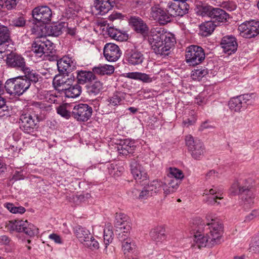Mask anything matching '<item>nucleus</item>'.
Instances as JSON below:
<instances>
[{"mask_svg": "<svg viewBox=\"0 0 259 259\" xmlns=\"http://www.w3.org/2000/svg\"><path fill=\"white\" fill-rule=\"evenodd\" d=\"M206 218L208 221L211 219V222H208L205 225L200 218L195 220V224L197 226L194 229L196 232L194 235V242L199 248L206 246L211 247L221 242L222 225L210 218L209 215H207Z\"/></svg>", "mask_w": 259, "mask_h": 259, "instance_id": "obj_1", "label": "nucleus"}, {"mask_svg": "<svg viewBox=\"0 0 259 259\" xmlns=\"http://www.w3.org/2000/svg\"><path fill=\"white\" fill-rule=\"evenodd\" d=\"M161 28H152L148 36V41L153 52L160 56H167L174 46L176 39L171 34L163 33Z\"/></svg>", "mask_w": 259, "mask_h": 259, "instance_id": "obj_2", "label": "nucleus"}, {"mask_svg": "<svg viewBox=\"0 0 259 259\" xmlns=\"http://www.w3.org/2000/svg\"><path fill=\"white\" fill-rule=\"evenodd\" d=\"M252 180L250 178L235 182L229 189L230 194L240 195L244 202L249 205L253 204L254 196L252 190Z\"/></svg>", "mask_w": 259, "mask_h": 259, "instance_id": "obj_3", "label": "nucleus"}, {"mask_svg": "<svg viewBox=\"0 0 259 259\" xmlns=\"http://www.w3.org/2000/svg\"><path fill=\"white\" fill-rule=\"evenodd\" d=\"M39 121L38 115L34 113L24 112L20 116V128L26 134H32L37 131Z\"/></svg>", "mask_w": 259, "mask_h": 259, "instance_id": "obj_4", "label": "nucleus"}, {"mask_svg": "<svg viewBox=\"0 0 259 259\" xmlns=\"http://www.w3.org/2000/svg\"><path fill=\"white\" fill-rule=\"evenodd\" d=\"M4 88L10 95L18 96L22 95L29 88L28 82L21 76L8 79Z\"/></svg>", "mask_w": 259, "mask_h": 259, "instance_id": "obj_5", "label": "nucleus"}, {"mask_svg": "<svg viewBox=\"0 0 259 259\" xmlns=\"http://www.w3.org/2000/svg\"><path fill=\"white\" fill-rule=\"evenodd\" d=\"M7 226L10 231L24 232L30 237L36 235L38 233V229L26 220H12L9 221Z\"/></svg>", "mask_w": 259, "mask_h": 259, "instance_id": "obj_6", "label": "nucleus"}, {"mask_svg": "<svg viewBox=\"0 0 259 259\" xmlns=\"http://www.w3.org/2000/svg\"><path fill=\"white\" fill-rule=\"evenodd\" d=\"M186 62L190 66H195L201 63L205 58L204 49L200 46L191 45L186 51Z\"/></svg>", "mask_w": 259, "mask_h": 259, "instance_id": "obj_7", "label": "nucleus"}, {"mask_svg": "<svg viewBox=\"0 0 259 259\" xmlns=\"http://www.w3.org/2000/svg\"><path fill=\"white\" fill-rule=\"evenodd\" d=\"M185 142L192 157L196 160H200L205 152L203 143L200 140L194 139L190 135L186 136Z\"/></svg>", "mask_w": 259, "mask_h": 259, "instance_id": "obj_8", "label": "nucleus"}, {"mask_svg": "<svg viewBox=\"0 0 259 259\" xmlns=\"http://www.w3.org/2000/svg\"><path fill=\"white\" fill-rule=\"evenodd\" d=\"M253 94H247L232 98L228 103L230 109L236 112H241V109H245L248 105L253 102Z\"/></svg>", "mask_w": 259, "mask_h": 259, "instance_id": "obj_9", "label": "nucleus"}, {"mask_svg": "<svg viewBox=\"0 0 259 259\" xmlns=\"http://www.w3.org/2000/svg\"><path fill=\"white\" fill-rule=\"evenodd\" d=\"M238 30L243 37H254L259 34V21L251 20L244 22L238 26Z\"/></svg>", "mask_w": 259, "mask_h": 259, "instance_id": "obj_10", "label": "nucleus"}, {"mask_svg": "<svg viewBox=\"0 0 259 259\" xmlns=\"http://www.w3.org/2000/svg\"><path fill=\"white\" fill-rule=\"evenodd\" d=\"M131 173L137 183L142 185H146L148 182V175L144 168L136 159H132L130 162Z\"/></svg>", "mask_w": 259, "mask_h": 259, "instance_id": "obj_11", "label": "nucleus"}, {"mask_svg": "<svg viewBox=\"0 0 259 259\" xmlns=\"http://www.w3.org/2000/svg\"><path fill=\"white\" fill-rule=\"evenodd\" d=\"M93 109L87 104H76L73 108L71 115L78 121H87L91 117Z\"/></svg>", "mask_w": 259, "mask_h": 259, "instance_id": "obj_12", "label": "nucleus"}, {"mask_svg": "<svg viewBox=\"0 0 259 259\" xmlns=\"http://www.w3.org/2000/svg\"><path fill=\"white\" fill-rule=\"evenodd\" d=\"M151 16L159 24L165 25L171 21L172 17L168 12V8L164 10L159 5L153 6L151 8Z\"/></svg>", "mask_w": 259, "mask_h": 259, "instance_id": "obj_13", "label": "nucleus"}, {"mask_svg": "<svg viewBox=\"0 0 259 259\" xmlns=\"http://www.w3.org/2000/svg\"><path fill=\"white\" fill-rule=\"evenodd\" d=\"M128 24L137 33L146 36L149 33V27L140 17L131 16L128 18Z\"/></svg>", "mask_w": 259, "mask_h": 259, "instance_id": "obj_14", "label": "nucleus"}, {"mask_svg": "<svg viewBox=\"0 0 259 259\" xmlns=\"http://www.w3.org/2000/svg\"><path fill=\"white\" fill-rule=\"evenodd\" d=\"M33 18L38 22L43 24L49 23L52 16L51 9L46 6H39L35 8L32 10Z\"/></svg>", "mask_w": 259, "mask_h": 259, "instance_id": "obj_15", "label": "nucleus"}, {"mask_svg": "<svg viewBox=\"0 0 259 259\" xmlns=\"http://www.w3.org/2000/svg\"><path fill=\"white\" fill-rule=\"evenodd\" d=\"M104 56L109 62H115L120 57L121 52L119 47L113 43H107L104 47Z\"/></svg>", "mask_w": 259, "mask_h": 259, "instance_id": "obj_16", "label": "nucleus"}, {"mask_svg": "<svg viewBox=\"0 0 259 259\" xmlns=\"http://www.w3.org/2000/svg\"><path fill=\"white\" fill-rule=\"evenodd\" d=\"M115 5V0H95L93 8L96 11V15H104L111 10Z\"/></svg>", "mask_w": 259, "mask_h": 259, "instance_id": "obj_17", "label": "nucleus"}, {"mask_svg": "<svg viewBox=\"0 0 259 259\" xmlns=\"http://www.w3.org/2000/svg\"><path fill=\"white\" fill-rule=\"evenodd\" d=\"M6 63L8 66L21 71L27 66L25 59L22 56L12 53L7 55Z\"/></svg>", "mask_w": 259, "mask_h": 259, "instance_id": "obj_18", "label": "nucleus"}, {"mask_svg": "<svg viewBox=\"0 0 259 259\" xmlns=\"http://www.w3.org/2000/svg\"><path fill=\"white\" fill-rule=\"evenodd\" d=\"M220 44L224 52L228 54L235 53L238 48L237 39L232 35L224 36L222 38Z\"/></svg>", "mask_w": 259, "mask_h": 259, "instance_id": "obj_19", "label": "nucleus"}, {"mask_svg": "<svg viewBox=\"0 0 259 259\" xmlns=\"http://www.w3.org/2000/svg\"><path fill=\"white\" fill-rule=\"evenodd\" d=\"M57 67L60 73H70L75 68V64L71 58L64 57L57 61Z\"/></svg>", "mask_w": 259, "mask_h": 259, "instance_id": "obj_20", "label": "nucleus"}, {"mask_svg": "<svg viewBox=\"0 0 259 259\" xmlns=\"http://www.w3.org/2000/svg\"><path fill=\"white\" fill-rule=\"evenodd\" d=\"M136 147L134 141L126 139L120 141L117 146V151L120 154L126 156L130 154H133Z\"/></svg>", "mask_w": 259, "mask_h": 259, "instance_id": "obj_21", "label": "nucleus"}, {"mask_svg": "<svg viewBox=\"0 0 259 259\" xmlns=\"http://www.w3.org/2000/svg\"><path fill=\"white\" fill-rule=\"evenodd\" d=\"M74 76L72 74H61L56 75L53 79V84L55 88L63 87V85H69L74 80Z\"/></svg>", "mask_w": 259, "mask_h": 259, "instance_id": "obj_22", "label": "nucleus"}, {"mask_svg": "<svg viewBox=\"0 0 259 259\" xmlns=\"http://www.w3.org/2000/svg\"><path fill=\"white\" fill-rule=\"evenodd\" d=\"M126 58L129 64L135 66L142 64L145 59L142 53L136 50L127 51Z\"/></svg>", "mask_w": 259, "mask_h": 259, "instance_id": "obj_23", "label": "nucleus"}, {"mask_svg": "<svg viewBox=\"0 0 259 259\" xmlns=\"http://www.w3.org/2000/svg\"><path fill=\"white\" fill-rule=\"evenodd\" d=\"M209 17L210 21H212L213 23H217L218 24L219 23L226 22L229 18V15L222 9L213 8L211 12L209 13Z\"/></svg>", "mask_w": 259, "mask_h": 259, "instance_id": "obj_24", "label": "nucleus"}, {"mask_svg": "<svg viewBox=\"0 0 259 259\" xmlns=\"http://www.w3.org/2000/svg\"><path fill=\"white\" fill-rule=\"evenodd\" d=\"M22 71L24 74L22 77H23L24 80L28 82L29 88L31 83L35 84L39 81V79L41 78L39 74L29 67L26 66Z\"/></svg>", "mask_w": 259, "mask_h": 259, "instance_id": "obj_25", "label": "nucleus"}, {"mask_svg": "<svg viewBox=\"0 0 259 259\" xmlns=\"http://www.w3.org/2000/svg\"><path fill=\"white\" fill-rule=\"evenodd\" d=\"M124 95L122 92H115L106 100L107 105L113 109L121 105L125 99Z\"/></svg>", "mask_w": 259, "mask_h": 259, "instance_id": "obj_26", "label": "nucleus"}, {"mask_svg": "<svg viewBox=\"0 0 259 259\" xmlns=\"http://www.w3.org/2000/svg\"><path fill=\"white\" fill-rule=\"evenodd\" d=\"M77 76L76 78L77 80V82L79 84H84L86 83L88 84L96 80V75L92 71L80 70L76 72Z\"/></svg>", "mask_w": 259, "mask_h": 259, "instance_id": "obj_27", "label": "nucleus"}, {"mask_svg": "<svg viewBox=\"0 0 259 259\" xmlns=\"http://www.w3.org/2000/svg\"><path fill=\"white\" fill-rule=\"evenodd\" d=\"M87 92L91 96H95L98 95L103 89V84L102 82L98 80L96 77V80H93L85 86Z\"/></svg>", "mask_w": 259, "mask_h": 259, "instance_id": "obj_28", "label": "nucleus"}, {"mask_svg": "<svg viewBox=\"0 0 259 259\" xmlns=\"http://www.w3.org/2000/svg\"><path fill=\"white\" fill-rule=\"evenodd\" d=\"M67 89L62 88L65 97L68 98H76L80 96L81 93V87L77 83L74 85L70 83Z\"/></svg>", "mask_w": 259, "mask_h": 259, "instance_id": "obj_29", "label": "nucleus"}, {"mask_svg": "<svg viewBox=\"0 0 259 259\" xmlns=\"http://www.w3.org/2000/svg\"><path fill=\"white\" fill-rule=\"evenodd\" d=\"M74 233L79 241L83 244L86 242V240L93 238V236L90 231L81 226L75 227L74 228Z\"/></svg>", "mask_w": 259, "mask_h": 259, "instance_id": "obj_30", "label": "nucleus"}, {"mask_svg": "<svg viewBox=\"0 0 259 259\" xmlns=\"http://www.w3.org/2000/svg\"><path fill=\"white\" fill-rule=\"evenodd\" d=\"M63 25L61 23L52 24L45 26L46 30V34L54 36H58L62 34Z\"/></svg>", "mask_w": 259, "mask_h": 259, "instance_id": "obj_31", "label": "nucleus"}, {"mask_svg": "<svg viewBox=\"0 0 259 259\" xmlns=\"http://www.w3.org/2000/svg\"><path fill=\"white\" fill-rule=\"evenodd\" d=\"M150 236L155 241H162L165 238V229L162 226L155 227L151 230Z\"/></svg>", "mask_w": 259, "mask_h": 259, "instance_id": "obj_32", "label": "nucleus"}, {"mask_svg": "<svg viewBox=\"0 0 259 259\" xmlns=\"http://www.w3.org/2000/svg\"><path fill=\"white\" fill-rule=\"evenodd\" d=\"M115 219V226L120 230H122L126 226H131V223L128 221L129 218L128 216L124 213H116Z\"/></svg>", "mask_w": 259, "mask_h": 259, "instance_id": "obj_33", "label": "nucleus"}, {"mask_svg": "<svg viewBox=\"0 0 259 259\" xmlns=\"http://www.w3.org/2000/svg\"><path fill=\"white\" fill-rule=\"evenodd\" d=\"M218 24L213 23L212 21L204 22L200 25V33L201 35L207 36L210 35L215 29Z\"/></svg>", "mask_w": 259, "mask_h": 259, "instance_id": "obj_34", "label": "nucleus"}, {"mask_svg": "<svg viewBox=\"0 0 259 259\" xmlns=\"http://www.w3.org/2000/svg\"><path fill=\"white\" fill-rule=\"evenodd\" d=\"M44 44L40 38H37L32 45V51L38 57H41L44 54Z\"/></svg>", "mask_w": 259, "mask_h": 259, "instance_id": "obj_35", "label": "nucleus"}, {"mask_svg": "<svg viewBox=\"0 0 259 259\" xmlns=\"http://www.w3.org/2000/svg\"><path fill=\"white\" fill-rule=\"evenodd\" d=\"M114 234L112 230V227L110 224H107L105 226L104 230V242L105 247L112 242L113 239Z\"/></svg>", "mask_w": 259, "mask_h": 259, "instance_id": "obj_36", "label": "nucleus"}, {"mask_svg": "<svg viewBox=\"0 0 259 259\" xmlns=\"http://www.w3.org/2000/svg\"><path fill=\"white\" fill-rule=\"evenodd\" d=\"M208 73V70L205 67H201L200 68L197 67L192 70L191 76L193 80H200L203 77H205Z\"/></svg>", "mask_w": 259, "mask_h": 259, "instance_id": "obj_37", "label": "nucleus"}, {"mask_svg": "<svg viewBox=\"0 0 259 259\" xmlns=\"http://www.w3.org/2000/svg\"><path fill=\"white\" fill-rule=\"evenodd\" d=\"M10 32L7 27L0 25V46L9 42Z\"/></svg>", "mask_w": 259, "mask_h": 259, "instance_id": "obj_38", "label": "nucleus"}, {"mask_svg": "<svg viewBox=\"0 0 259 259\" xmlns=\"http://www.w3.org/2000/svg\"><path fill=\"white\" fill-rule=\"evenodd\" d=\"M163 183L162 182L158 180H154L150 184H148L146 187L152 195L153 193H156L161 190Z\"/></svg>", "mask_w": 259, "mask_h": 259, "instance_id": "obj_39", "label": "nucleus"}, {"mask_svg": "<svg viewBox=\"0 0 259 259\" xmlns=\"http://www.w3.org/2000/svg\"><path fill=\"white\" fill-rule=\"evenodd\" d=\"M167 177L176 179L177 180H181L184 178V175L183 171L175 167H169V172L167 175Z\"/></svg>", "mask_w": 259, "mask_h": 259, "instance_id": "obj_40", "label": "nucleus"}, {"mask_svg": "<svg viewBox=\"0 0 259 259\" xmlns=\"http://www.w3.org/2000/svg\"><path fill=\"white\" fill-rule=\"evenodd\" d=\"M134 242L132 239H128L127 241L122 244V248L124 254L128 255V253H134L136 250Z\"/></svg>", "mask_w": 259, "mask_h": 259, "instance_id": "obj_41", "label": "nucleus"}, {"mask_svg": "<svg viewBox=\"0 0 259 259\" xmlns=\"http://www.w3.org/2000/svg\"><path fill=\"white\" fill-rule=\"evenodd\" d=\"M107 168L109 175L113 177L120 176L123 170L122 167L118 166L115 163L108 164Z\"/></svg>", "mask_w": 259, "mask_h": 259, "instance_id": "obj_42", "label": "nucleus"}, {"mask_svg": "<svg viewBox=\"0 0 259 259\" xmlns=\"http://www.w3.org/2000/svg\"><path fill=\"white\" fill-rule=\"evenodd\" d=\"M131 228V226H126L125 227L121 230L122 231L118 234V238L122 242V244L124 242L127 241L128 239H132L128 237Z\"/></svg>", "mask_w": 259, "mask_h": 259, "instance_id": "obj_43", "label": "nucleus"}, {"mask_svg": "<svg viewBox=\"0 0 259 259\" xmlns=\"http://www.w3.org/2000/svg\"><path fill=\"white\" fill-rule=\"evenodd\" d=\"M177 7H179L178 12L180 13V17H182L188 13L189 5L185 1L176 2Z\"/></svg>", "mask_w": 259, "mask_h": 259, "instance_id": "obj_44", "label": "nucleus"}, {"mask_svg": "<svg viewBox=\"0 0 259 259\" xmlns=\"http://www.w3.org/2000/svg\"><path fill=\"white\" fill-rule=\"evenodd\" d=\"M6 207L13 213L22 214L26 211L25 208L23 206H15L13 203H8L6 204Z\"/></svg>", "mask_w": 259, "mask_h": 259, "instance_id": "obj_45", "label": "nucleus"}, {"mask_svg": "<svg viewBox=\"0 0 259 259\" xmlns=\"http://www.w3.org/2000/svg\"><path fill=\"white\" fill-rule=\"evenodd\" d=\"M9 114V108L6 105V99L0 95V117L8 116Z\"/></svg>", "mask_w": 259, "mask_h": 259, "instance_id": "obj_46", "label": "nucleus"}, {"mask_svg": "<svg viewBox=\"0 0 259 259\" xmlns=\"http://www.w3.org/2000/svg\"><path fill=\"white\" fill-rule=\"evenodd\" d=\"M168 12L170 14L169 15L171 16V17L180 16V13L178 12L179 7H177V3H171L170 5H169L167 7Z\"/></svg>", "mask_w": 259, "mask_h": 259, "instance_id": "obj_47", "label": "nucleus"}, {"mask_svg": "<svg viewBox=\"0 0 259 259\" xmlns=\"http://www.w3.org/2000/svg\"><path fill=\"white\" fill-rule=\"evenodd\" d=\"M165 183L177 191L179 187V185L180 184L181 182L180 180H177L176 179H171V178L167 177V178L165 179Z\"/></svg>", "mask_w": 259, "mask_h": 259, "instance_id": "obj_48", "label": "nucleus"}, {"mask_svg": "<svg viewBox=\"0 0 259 259\" xmlns=\"http://www.w3.org/2000/svg\"><path fill=\"white\" fill-rule=\"evenodd\" d=\"M83 244L92 250L97 249L99 247V244L98 241L94 239L93 236L92 239L86 240V242H84Z\"/></svg>", "mask_w": 259, "mask_h": 259, "instance_id": "obj_49", "label": "nucleus"}, {"mask_svg": "<svg viewBox=\"0 0 259 259\" xmlns=\"http://www.w3.org/2000/svg\"><path fill=\"white\" fill-rule=\"evenodd\" d=\"M249 251L252 253H259V235L255 237L251 243Z\"/></svg>", "mask_w": 259, "mask_h": 259, "instance_id": "obj_50", "label": "nucleus"}, {"mask_svg": "<svg viewBox=\"0 0 259 259\" xmlns=\"http://www.w3.org/2000/svg\"><path fill=\"white\" fill-rule=\"evenodd\" d=\"M57 113L62 117L68 119L71 116V113L68 111L65 106H59L57 109Z\"/></svg>", "mask_w": 259, "mask_h": 259, "instance_id": "obj_51", "label": "nucleus"}, {"mask_svg": "<svg viewBox=\"0 0 259 259\" xmlns=\"http://www.w3.org/2000/svg\"><path fill=\"white\" fill-rule=\"evenodd\" d=\"M42 39V41L44 44V48H45V53L49 54L52 52L53 50V44L45 37H40Z\"/></svg>", "mask_w": 259, "mask_h": 259, "instance_id": "obj_52", "label": "nucleus"}, {"mask_svg": "<svg viewBox=\"0 0 259 259\" xmlns=\"http://www.w3.org/2000/svg\"><path fill=\"white\" fill-rule=\"evenodd\" d=\"M26 20L22 16L15 18L12 21V25L15 27H22L25 26Z\"/></svg>", "mask_w": 259, "mask_h": 259, "instance_id": "obj_53", "label": "nucleus"}, {"mask_svg": "<svg viewBox=\"0 0 259 259\" xmlns=\"http://www.w3.org/2000/svg\"><path fill=\"white\" fill-rule=\"evenodd\" d=\"M150 2V0H132V5L133 8H141L149 4Z\"/></svg>", "mask_w": 259, "mask_h": 259, "instance_id": "obj_54", "label": "nucleus"}, {"mask_svg": "<svg viewBox=\"0 0 259 259\" xmlns=\"http://www.w3.org/2000/svg\"><path fill=\"white\" fill-rule=\"evenodd\" d=\"M213 9V8L210 6H202L200 9V11L202 16H207L209 17V13L211 12Z\"/></svg>", "mask_w": 259, "mask_h": 259, "instance_id": "obj_55", "label": "nucleus"}, {"mask_svg": "<svg viewBox=\"0 0 259 259\" xmlns=\"http://www.w3.org/2000/svg\"><path fill=\"white\" fill-rule=\"evenodd\" d=\"M222 198V197L218 195L209 196L206 199V202L209 205H214L215 203L219 204L220 203L217 202V199H221Z\"/></svg>", "mask_w": 259, "mask_h": 259, "instance_id": "obj_56", "label": "nucleus"}, {"mask_svg": "<svg viewBox=\"0 0 259 259\" xmlns=\"http://www.w3.org/2000/svg\"><path fill=\"white\" fill-rule=\"evenodd\" d=\"M152 195L149 192L146 186L143 187L142 189H141L140 194L139 195V199H146Z\"/></svg>", "mask_w": 259, "mask_h": 259, "instance_id": "obj_57", "label": "nucleus"}, {"mask_svg": "<svg viewBox=\"0 0 259 259\" xmlns=\"http://www.w3.org/2000/svg\"><path fill=\"white\" fill-rule=\"evenodd\" d=\"M104 75H110L114 71V67L110 65H102Z\"/></svg>", "mask_w": 259, "mask_h": 259, "instance_id": "obj_58", "label": "nucleus"}, {"mask_svg": "<svg viewBox=\"0 0 259 259\" xmlns=\"http://www.w3.org/2000/svg\"><path fill=\"white\" fill-rule=\"evenodd\" d=\"M139 80L146 83L151 82L152 81V78L149 75L141 72H140Z\"/></svg>", "mask_w": 259, "mask_h": 259, "instance_id": "obj_59", "label": "nucleus"}, {"mask_svg": "<svg viewBox=\"0 0 259 259\" xmlns=\"http://www.w3.org/2000/svg\"><path fill=\"white\" fill-rule=\"evenodd\" d=\"M258 215L259 210L254 209L245 217L244 221H250Z\"/></svg>", "mask_w": 259, "mask_h": 259, "instance_id": "obj_60", "label": "nucleus"}, {"mask_svg": "<svg viewBox=\"0 0 259 259\" xmlns=\"http://www.w3.org/2000/svg\"><path fill=\"white\" fill-rule=\"evenodd\" d=\"M164 191V193L167 195L172 194L176 191L175 189H172L171 187L169 186L167 184L164 183L162 187Z\"/></svg>", "mask_w": 259, "mask_h": 259, "instance_id": "obj_61", "label": "nucleus"}, {"mask_svg": "<svg viewBox=\"0 0 259 259\" xmlns=\"http://www.w3.org/2000/svg\"><path fill=\"white\" fill-rule=\"evenodd\" d=\"M108 34L109 36L115 39H118L120 34L117 32V30L114 29L113 28L110 27L108 30Z\"/></svg>", "mask_w": 259, "mask_h": 259, "instance_id": "obj_62", "label": "nucleus"}, {"mask_svg": "<svg viewBox=\"0 0 259 259\" xmlns=\"http://www.w3.org/2000/svg\"><path fill=\"white\" fill-rule=\"evenodd\" d=\"M92 72L95 74L104 75L102 65L99 64L97 66H95L92 69Z\"/></svg>", "mask_w": 259, "mask_h": 259, "instance_id": "obj_63", "label": "nucleus"}, {"mask_svg": "<svg viewBox=\"0 0 259 259\" xmlns=\"http://www.w3.org/2000/svg\"><path fill=\"white\" fill-rule=\"evenodd\" d=\"M49 238L50 239L54 240V242L56 243H59V244L62 243L61 239L60 236H59L57 234H55V233L51 234L49 235Z\"/></svg>", "mask_w": 259, "mask_h": 259, "instance_id": "obj_64", "label": "nucleus"}]
</instances>
